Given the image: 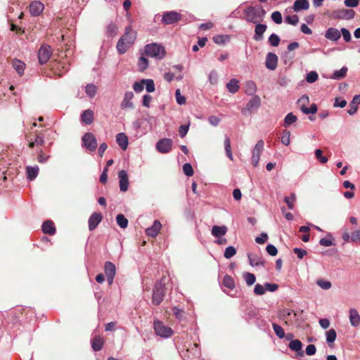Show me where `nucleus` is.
I'll list each match as a JSON object with an SVG mask.
<instances>
[{"mask_svg":"<svg viewBox=\"0 0 360 360\" xmlns=\"http://www.w3.org/2000/svg\"><path fill=\"white\" fill-rule=\"evenodd\" d=\"M136 39V32L133 31L131 26H128L124 30V34L117 43V50L120 54L126 53L130 46H131Z\"/></svg>","mask_w":360,"mask_h":360,"instance_id":"obj_1","label":"nucleus"},{"mask_svg":"<svg viewBox=\"0 0 360 360\" xmlns=\"http://www.w3.org/2000/svg\"><path fill=\"white\" fill-rule=\"evenodd\" d=\"M246 21L256 24L264 20L266 11L262 6H248L244 10Z\"/></svg>","mask_w":360,"mask_h":360,"instance_id":"obj_2","label":"nucleus"},{"mask_svg":"<svg viewBox=\"0 0 360 360\" xmlns=\"http://www.w3.org/2000/svg\"><path fill=\"white\" fill-rule=\"evenodd\" d=\"M165 296V283L162 280L156 282L152 294V304L158 306L163 301Z\"/></svg>","mask_w":360,"mask_h":360,"instance_id":"obj_3","label":"nucleus"},{"mask_svg":"<svg viewBox=\"0 0 360 360\" xmlns=\"http://www.w3.org/2000/svg\"><path fill=\"white\" fill-rule=\"evenodd\" d=\"M146 54L158 60L162 59L166 54L165 47L157 43H151L145 46Z\"/></svg>","mask_w":360,"mask_h":360,"instance_id":"obj_4","label":"nucleus"},{"mask_svg":"<svg viewBox=\"0 0 360 360\" xmlns=\"http://www.w3.org/2000/svg\"><path fill=\"white\" fill-rule=\"evenodd\" d=\"M153 328L155 334L161 338H169L173 333V330L171 328L165 326L161 321L159 320L154 321Z\"/></svg>","mask_w":360,"mask_h":360,"instance_id":"obj_5","label":"nucleus"},{"mask_svg":"<svg viewBox=\"0 0 360 360\" xmlns=\"http://www.w3.org/2000/svg\"><path fill=\"white\" fill-rule=\"evenodd\" d=\"M181 15L175 11H167L162 13V23L164 25H171L179 22L181 20Z\"/></svg>","mask_w":360,"mask_h":360,"instance_id":"obj_6","label":"nucleus"},{"mask_svg":"<svg viewBox=\"0 0 360 360\" xmlns=\"http://www.w3.org/2000/svg\"><path fill=\"white\" fill-rule=\"evenodd\" d=\"M261 105L260 97L257 95H254L248 101L246 107L242 109L241 112L243 115H246L247 112L252 113L256 111Z\"/></svg>","mask_w":360,"mask_h":360,"instance_id":"obj_7","label":"nucleus"},{"mask_svg":"<svg viewBox=\"0 0 360 360\" xmlns=\"http://www.w3.org/2000/svg\"><path fill=\"white\" fill-rule=\"evenodd\" d=\"M82 144L89 151H94L97 148V141L95 136L90 132L82 136Z\"/></svg>","mask_w":360,"mask_h":360,"instance_id":"obj_8","label":"nucleus"},{"mask_svg":"<svg viewBox=\"0 0 360 360\" xmlns=\"http://www.w3.org/2000/svg\"><path fill=\"white\" fill-rule=\"evenodd\" d=\"M354 15L355 12L353 10L343 8L333 11L330 16L333 19L350 20L354 18Z\"/></svg>","mask_w":360,"mask_h":360,"instance_id":"obj_9","label":"nucleus"},{"mask_svg":"<svg viewBox=\"0 0 360 360\" xmlns=\"http://www.w3.org/2000/svg\"><path fill=\"white\" fill-rule=\"evenodd\" d=\"M264 147V143L262 140L257 141L252 151V164L254 167H257L259 162L260 155Z\"/></svg>","mask_w":360,"mask_h":360,"instance_id":"obj_10","label":"nucleus"},{"mask_svg":"<svg viewBox=\"0 0 360 360\" xmlns=\"http://www.w3.org/2000/svg\"><path fill=\"white\" fill-rule=\"evenodd\" d=\"M52 54L51 48L47 44H43L38 51L39 62L41 65L45 64Z\"/></svg>","mask_w":360,"mask_h":360,"instance_id":"obj_11","label":"nucleus"},{"mask_svg":"<svg viewBox=\"0 0 360 360\" xmlns=\"http://www.w3.org/2000/svg\"><path fill=\"white\" fill-rule=\"evenodd\" d=\"M172 141L169 139H162L156 143V149L162 153H167L172 149Z\"/></svg>","mask_w":360,"mask_h":360,"instance_id":"obj_12","label":"nucleus"},{"mask_svg":"<svg viewBox=\"0 0 360 360\" xmlns=\"http://www.w3.org/2000/svg\"><path fill=\"white\" fill-rule=\"evenodd\" d=\"M300 103H303L301 106V110L306 115L309 114H314L317 112V106L316 104L313 103L310 105L309 108H307L305 106V103L309 101L308 96L306 95L302 96L298 101Z\"/></svg>","mask_w":360,"mask_h":360,"instance_id":"obj_13","label":"nucleus"},{"mask_svg":"<svg viewBox=\"0 0 360 360\" xmlns=\"http://www.w3.org/2000/svg\"><path fill=\"white\" fill-rule=\"evenodd\" d=\"M134 96V94L132 91H127L124 94V98L120 103V108L122 109H134V105L132 102V99Z\"/></svg>","mask_w":360,"mask_h":360,"instance_id":"obj_14","label":"nucleus"},{"mask_svg":"<svg viewBox=\"0 0 360 360\" xmlns=\"http://www.w3.org/2000/svg\"><path fill=\"white\" fill-rule=\"evenodd\" d=\"M120 189L122 192H125L129 188L128 174L125 170H120L118 172Z\"/></svg>","mask_w":360,"mask_h":360,"instance_id":"obj_15","label":"nucleus"},{"mask_svg":"<svg viewBox=\"0 0 360 360\" xmlns=\"http://www.w3.org/2000/svg\"><path fill=\"white\" fill-rule=\"evenodd\" d=\"M44 9V4L39 1H34L30 4L29 11L32 16L39 15Z\"/></svg>","mask_w":360,"mask_h":360,"instance_id":"obj_16","label":"nucleus"},{"mask_svg":"<svg viewBox=\"0 0 360 360\" xmlns=\"http://www.w3.org/2000/svg\"><path fill=\"white\" fill-rule=\"evenodd\" d=\"M103 216L101 213L94 212L89 217L88 224L90 231L94 230L102 221Z\"/></svg>","mask_w":360,"mask_h":360,"instance_id":"obj_17","label":"nucleus"},{"mask_svg":"<svg viewBox=\"0 0 360 360\" xmlns=\"http://www.w3.org/2000/svg\"><path fill=\"white\" fill-rule=\"evenodd\" d=\"M266 29L267 26L265 24L256 23L253 39L257 41H262L264 39L263 34Z\"/></svg>","mask_w":360,"mask_h":360,"instance_id":"obj_18","label":"nucleus"},{"mask_svg":"<svg viewBox=\"0 0 360 360\" xmlns=\"http://www.w3.org/2000/svg\"><path fill=\"white\" fill-rule=\"evenodd\" d=\"M278 64V57L275 53H269L266 58V67L269 70H274Z\"/></svg>","mask_w":360,"mask_h":360,"instance_id":"obj_19","label":"nucleus"},{"mask_svg":"<svg viewBox=\"0 0 360 360\" xmlns=\"http://www.w3.org/2000/svg\"><path fill=\"white\" fill-rule=\"evenodd\" d=\"M302 343L300 340H291L288 345L290 350L295 352L297 356H303L304 352L302 351Z\"/></svg>","mask_w":360,"mask_h":360,"instance_id":"obj_20","label":"nucleus"},{"mask_svg":"<svg viewBox=\"0 0 360 360\" xmlns=\"http://www.w3.org/2000/svg\"><path fill=\"white\" fill-rule=\"evenodd\" d=\"M161 227L162 224L160 221L155 220L150 227H148L146 229V234L148 236L154 238L158 234Z\"/></svg>","mask_w":360,"mask_h":360,"instance_id":"obj_21","label":"nucleus"},{"mask_svg":"<svg viewBox=\"0 0 360 360\" xmlns=\"http://www.w3.org/2000/svg\"><path fill=\"white\" fill-rule=\"evenodd\" d=\"M325 37L330 41H336L341 37L340 32L336 28L330 27L326 31Z\"/></svg>","mask_w":360,"mask_h":360,"instance_id":"obj_22","label":"nucleus"},{"mask_svg":"<svg viewBox=\"0 0 360 360\" xmlns=\"http://www.w3.org/2000/svg\"><path fill=\"white\" fill-rule=\"evenodd\" d=\"M349 321L352 326L357 327L360 324V315L356 309L349 310Z\"/></svg>","mask_w":360,"mask_h":360,"instance_id":"obj_23","label":"nucleus"},{"mask_svg":"<svg viewBox=\"0 0 360 360\" xmlns=\"http://www.w3.org/2000/svg\"><path fill=\"white\" fill-rule=\"evenodd\" d=\"M116 141L122 150H125L127 148L128 138L124 133H118L116 135Z\"/></svg>","mask_w":360,"mask_h":360,"instance_id":"obj_24","label":"nucleus"},{"mask_svg":"<svg viewBox=\"0 0 360 360\" xmlns=\"http://www.w3.org/2000/svg\"><path fill=\"white\" fill-rule=\"evenodd\" d=\"M309 7V3L307 0H296L294 2L292 9L295 12H299L302 10H307Z\"/></svg>","mask_w":360,"mask_h":360,"instance_id":"obj_25","label":"nucleus"},{"mask_svg":"<svg viewBox=\"0 0 360 360\" xmlns=\"http://www.w3.org/2000/svg\"><path fill=\"white\" fill-rule=\"evenodd\" d=\"M360 103V94L356 95L353 97L352 101L349 103V109L347 110V112L350 115H354L358 109V104Z\"/></svg>","mask_w":360,"mask_h":360,"instance_id":"obj_26","label":"nucleus"},{"mask_svg":"<svg viewBox=\"0 0 360 360\" xmlns=\"http://www.w3.org/2000/svg\"><path fill=\"white\" fill-rule=\"evenodd\" d=\"M39 167L35 165L34 167L32 166H27L26 167V174H27V178L30 181H33L37 178L39 174Z\"/></svg>","mask_w":360,"mask_h":360,"instance_id":"obj_27","label":"nucleus"},{"mask_svg":"<svg viewBox=\"0 0 360 360\" xmlns=\"http://www.w3.org/2000/svg\"><path fill=\"white\" fill-rule=\"evenodd\" d=\"M42 231L44 233L51 236L54 235L56 233V228L53 222L50 220L44 221L42 224Z\"/></svg>","mask_w":360,"mask_h":360,"instance_id":"obj_28","label":"nucleus"},{"mask_svg":"<svg viewBox=\"0 0 360 360\" xmlns=\"http://www.w3.org/2000/svg\"><path fill=\"white\" fill-rule=\"evenodd\" d=\"M226 226H214L212 229V234L216 238L224 236L227 232Z\"/></svg>","mask_w":360,"mask_h":360,"instance_id":"obj_29","label":"nucleus"},{"mask_svg":"<svg viewBox=\"0 0 360 360\" xmlns=\"http://www.w3.org/2000/svg\"><path fill=\"white\" fill-rule=\"evenodd\" d=\"M226 89L231 94H235L236 93L239 89V81L235 78L231 79L227 84H226Z\"/></svg>","mask_w":360,"mask_h":360,"instance_id":"obj_30","label":"nucleus"},{"mask_svg":"<svg viewBox=\"0 0 360 360\" xmlns=\"http://www.w3.org/2000/svg\"><path fill=\"white\" fill-rule=\"evenodd\" d=\"M81 120L86 124H90L94 120V112L91 110H84L81 115Z\"/></svg>","mask_w":360,"mask_h":360,"instance_id":"obj_31","label":"nucleus"},{"mask_svg":"<svg viewBox=\"0 0 360 360\" xmlns=\"http://www.w3.org/2000/svg\"><path fill=\"white\" fill-rule=\"evenodd\" d=\"M248 257L249 259L250 264L251 266H257L259 265L264 266V260L261 257L257 256V255L248 254Z\"/></svg>","mask_w":360,"mask_h":360,"instance_id":"obj_32","label":"nucleus"},{"mask_svg":"<svg viewBox=\"0 0 360 360\" xmlns=\"http://www.w3.org/2000/svg\"><path fill=\"white\" fill-rule=\"evenodd\" d=\"M245 93L248 96H254L257 91V86L253 81H248L245 84Z\"/></svg>","mask_w":360,"mask_h":360,"instance_id":"obj_33","label":"nucleus"},{"mask_svg":"<svg viewBox=\"0 0 360 360\" xmlns=\"http://www.w3.org/2000/svg\"><path fill=\"white\" fill-rule=\"evenodd\" d=\"M103 345V340L100 336H96L91 340V347L94 351L98 352L101 350Z\"/></svg>","mask_w":360,"mask_h":360,"instance_id":"obj_34","label":"nucleus"},{"mask_svg":"<svg viewBox=\"0 0 360 360\" xmlns=\"http://www.w3.org/2000/svg\"><path fill=\"white\" fill-rule=\"evenodd\" d=\"M104 271L106 276H115L116 267L111 262H106L104 265Z\"/></svg>","mask_w":360,"mask_h":360,"instance_id":"obj_35","label":"nucleus"},{"mask_svg":"<svg viewBox=\"0 0 360 360\" xmlns=\"http://www.w3.org/2000/svg\"><path fill=\"white\" fill-rule=\"evenodd\" d=\"M212 39L214 42L217 44H224L229 41L230 36L227 34H219L213 37Z\"/></svg>","mask_w":360,"mask_h":360,"instance_id":"obj_36","label":"nucleus"},{"mask_svg":"<svg viewBox=\"0 0 360 360\" xmlns=\"http://www.w3.org/2000/svg\"><path fill=\"white\" fill-rule=\"evenodd\" d=\"M12 64L13 68L17 71L19 75H22L25 70V63L19 60H14Z\"/></svg>","mask_w":360,"mask_h":360,"instance_id":"obj_37","label":"nucleus"},{"mask_svg":"<svg viewBox=\"0 0 360 360\" xmlns=\"http://www.w3.org/2000/svg\"><path fill=\"white\" fill-rule=\"evenodd\" d=\"M326 342L328 345L333 344L337 337V333L335 329L331 328L326 331Z\"/></svg>","mask_w":360,"mask_h":360,"instance_id":"obj_38","label":"nucleus"},{"mask_svg":"<svg viewBox=\"0 0 360 360\" xmlns=\"http://www.w3.org/2000/svg\"><path fill=\"white\" fill-rule=\"evenodd\" d=\"M117 32H118V27L115 23L110 22L107 26L106 33L108 37H113L117 34Z\"/></svg>","mask_w":360,"mask_h":360,"instance_id":"obj_39","label":"nucleus"},{"mask_svg":"<svg viewBox=\"0 0 360 360\" xmlns=\"http://www.w3.org/2000/svg\"><path fill=\"white\" fill-rule=\"evenodd\" d=\"M347 72V67H342L340 70H335L332 76V78L334 79H340L344 78Z\"/></svg>","mask_w":360,"mask_h":360,"instance_id":"obj_40","label":"nucleus"},{"mask_svg":"<svg viewBox=\"0 0 360 360\" xmlns=\"http://www.w3.org/2000/svg\"><path fill=\"white\" fill-rule=\"evenodd\" d=\"M297 120V117L296 115H295L292 112H289L284 118V126L288 127L292 124L295 123Z\"/></svg>","mask_w":360,"mask_h":360,"instance_id":"obj_41","label":"nucleus"},{"mask_svg":"<svg viewBox=\"0 0 360 360\" xmlns=\"http://www.w3.org/2000/svg\"><path fill=\"white\" fill-rule=\"evenodd\" d=\"M224 148L226 153L227 157L231 160H233L232 151H231V141L229 137L226 136L224 139Z\"/></svg>","mask_w":360,"mask_h":360,"instance_id":"obj_42","label":"nucleus"},{"mask_svg":"<svg viewBox=\"0 0 360 360\" xmlns=\"http://www.w3.org/2000/svg\"><path fill=\"white\" fill-rule=\"evenodd\" d=\"M97 92L96 86L93 84H88L85 88V93L89 98L95 96Z\"/></svg>","mask_w":360,"mask_h":360,"instance_id":"obj_43","label":"nucleus"},{"mask_svg":"<svg viewBox=\"0 0 360 360\" xmlns=\"http://www.w3.org/2000/svg\"><path fill=\"white\" fill-rule=\"evenodd\" d=\"M333 238L330 233H328L326 237L322 238L319 240V244L322 246L329 247L333 245Z\"/></svg>","mask_w":360,"mask_h":360,"instance_id":"obj_44","label":"nucleus"},{"mask_svg":"<svg viewBox=\"0 0 360 360\" xmlns=\"http://www.w3.org/2000/svg\"><path fill=\"white\" fill-rule=\"evenodd\" d=\"M116 221L119 226L122 229H125L128 226L127 219L122 214H119L117 215Z\"/></svg>","mask_w":360,"mask_h":360,"instance_id":"obj_45","label":"nucleus"},{"mask_svg":"<svg viewBox=\"0 0 360 360\" xmlns=\"http://www.w3.org/2000/svg\"><path fill=\"white\" fill-rule=\"evenodd\" d=\"M223 284L229 289H233L235 287V283L233 278L229 275L224 276L223 278Z\"/></svg>","mask_w":360,"mask_h":360,"instance_id":"obj_46","label":"nucleus"},{"mask_svg":"<svg viewBox=\"0 0 360 360\" xmlns=\"http://www.w3.org/2000/svg\"><path fill=\"white\" fill-rule=\"evenodd\" d=\"M243 278L248 286L253 285L256 281L255 276L253 274L249 272L245 273L243 274Z\"/></svg>","mask_w":360,"mask_h":360,"instance_id":"obj_47","label":"nucleus"},{"mask_svg":"<svg viewBox=\"0 0 360 360\" xmlns=\"http://www.w3.org/2000/svg\"><path fill=\"white\" fill-rule=\"evenodd\" d=\"M143 82H144V85H146V91L148 93H152L155 91V84L153 79H143Z\"/></svg>","mask_w":360,"mask_h":360,"instance_id":"obj_48","label":"nucleus"},{"mask_svg":"<svg viewBox=\"0 0 360 360\" xmlns=\"http://www.w3.org/2000/svg\"><path fill=\"white\" fill-rule=\"evenodd\" d=\"M138 66L140 71H144L148 67V60L146 58L141 56L138 61Z\"/></svg>","mask_w":360,"mask_h":360,"instance_id":"obj_49","label":"nucleus"},{"mask_svg":"<svg viewBox=\"0 0 360 360\" xmlns=\"http://www.w3.org/2000/svg\"><path fill=\"white\" fill-rule=\"evenodd\" d=\"M272 328H273L276 335L279 338L281 339V338H283L285 337V331H284V330L283 329V328L281 326H280L277 323H273L272 324Z\"/></svg>","mask_w":360,"mask_h":360,"instance_id":"obj_50","label":"nucleus"},{"mask_svg":"<svg viewBox=\"0 0 360 360\" xmlns=\"http://www.w3.org/2000/svg\"><path fill=\"white\" fill-rule=\"evenodd\" d=\"M318 78V73L316 71H311L307 75L305 79L308 83L312 84L315 82Z\"/></svg>","mask_w":360,"mask_h":360,"instance_id":"obj_51","label":"nucleus"},{"mask_svg":"<svg viewBox=\"0 0 360 360\" xmlns=\"http://www.w3.org/2000/svg\"><path fill=\"white\" fill-rule=\"evenodd\" d=\"M296 200V195L295 193H292L290 197L285 196L284 198V201L287 204L288 208L290 210H293L294 208V202Z\"/></svg>","mask_w":360,"mask_h":360,"instance_id":"obj_52","label":"nucleus"},{"mask_svg":"<svg viewBox=\"0 0 360 360\" xmlns=\"http://www.w3.org/2000/svg\"><path fill=\"white\" fill-rule=\"evenodd\" d=\"M280 37L274 33L271 34L268 39L269 43L272 46H278L280 43Z\"/></svg>","mask_w":360,"mask_h":360,"instance_id":"obj_53","label":"nucleus"},{"mask_svg":"<svg viewBox=\"0 0 360 360\" xmlns=\"http://www.w3.org/2000/svg\"><path fill=\"white\" fill-rule=\"evenodd\" d=\"M236 254V249L233 246H229L226 248L224 256L226 259H230Z\"/></svg>","mask_w":360,"mask_h":360,"instance_id":"obj_54","label":"nucleus"},{"mask_svg":"<svg viewBox=\"0 0 360 360\" xmlns=\"http://www.w3.org/2000/svg\"><path fill=\"white\" fill-rule=\"evenodd\" d=\"M281 143L285 146H288L290 143V133L288 130H284L281 137Z\"/></svg>","mask_w":360,"mask_h":360,"instance_id":"obj_55","label":"nucleus"},{"mask_svg":"<svg viewBox=\"0 0 360 360\" xmlns=\"http://www.w3.org/2000/svg\"><path fill=\"white\" fill-rule=\"evenodd\" d=\"M317 285L323 290H328L331 288V283L323 279H319L316 281Z\"/></svg>","mask_w":360,"mask_h":360,"instance_id":"obj_56","label":"nucleus"},{"mask_svg":"<svg viewBox=\"0 0 360 360\" xmlns=\"http://www.w3.org/2000/svg\"><path fill=\"white\" fill-rule=\"evenodd\" d=\"M315 156L320 162L325 164L328 162V158L323 155V152L321 149H316L314 152Z\"/></svg>","mask_w":360,"mask_h":360,"instance_id":"obj_57","label":"nucleus"},{"mask_svg":"<svg viewBox=\"0 0 360 360\" xmlns=\"http://www.w3.org/2000/svg\"><path fill=\"white\" fill-rule=\"evenodd\" d=\"M183 171L184 173L188 176H191L193 174V169L190 163H185L183 165Z\"/></svg>","mask_w":360,"mask_h":360,"instance_id":"obj_58","label":"nucleus"},{"mask_svg":"<svg viewBox=\"0 0 360 360\" xmlns=\"http://www.w3.org/2000/svg\"><path fill=\"white\" fill-rule=\"evenodd\" d=\"M285 22L288 24L296 25L299 22V18L297 15H288L285 18Z\"/></svg>","mask_w":360,"mask_h":360,"instance_id":"obj_59","label":"nucleus"},{"mask_svg":"<svg viewBox=\"0 0 360 360\" xmlns=\"http://www.w3.org/2000/svg\"><path fill=\"white\" fill-rule=\"evenodd\" d=\"M175 97L178 104L184 105L186 103V98L181 94V91L179 89L176 90Z\"/></svg>","mask_w":360,"mask_h":360,"instance_id":"obj_60","label":"nucleus"},{"mask_svg":"<svg viewBox=\"0 0 360 360\" xmlns=\"http://www.w3.org/2000/svg\"><path fill=\"white\" fill-rule=\"evenodd\" d=\"M266 290H265V286L264 285H262L261 284H256L255 286V288H254V292L257 295H262L265 293Z\"/></svg>","mask_w":360,"mask_h":360,"instance_id":"obj_61","label":"nucleus"},{"mask_svg":"<svg viewBox=\"0 0 360 360\" xmlns=\"http://www.w3.org/2000/svg\"><path fill=\"white\" fill-rule=\"evenodd\" d=\"M271 19L276 24H281L282 22V15L279 11H274L271 14Z\"/></svg>","mask_w":360,"mask_h":360,"instance_id":"obj_62","label":"nucleus"},{"mask_svg":"<svg viewBox=\"0 0 360 360\" xmlns=\"http://www.w3.org/2000/svg\"><path fill=\"white\" fill-rule=\"evenodd\" d=\"M209 81L212 84H216L217 83L218 75L216 70H212L208 77Z\"/></svg>","mask_w":360,"mask_h":360,"instance_id":"obj_63","label":"nucleus"},{"mask_svg":"<svg viewBox=\"0 0 360 360\" xmlns=\"http://www.w3.org/2000/svg\"><path fill=\"white\" fill-rule=\"evenodd\" d=\"M352 243H360V229H357L352 232Z\"/></svg>","mask_w":360,"mask_h":360,"instance_id":"obj_64","label":"nucleus"}]
</instances>
